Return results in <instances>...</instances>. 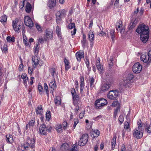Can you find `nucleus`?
I'll use <instances>...</instances> for the list:
<instances>
[{
    "instance_id": "obj_27",
    "label": "nucleus",
    "mask_w": 151,
    "mask_h": 151,
    "mask_svg": "<svg viewBox=\"0 0 151 151\" xmlns=\"http://www.w3.org/2000/svg\"><path fill=\"white\" fill-rule=\"evenodd\" d=\"M56 3V1H49L47 4L50 8L52 9L55 6Z\"/></svg>"
},
{
    "instance_id": "obj_29",
    "label": "nucleus",
    "mask_w": 151,
    "mask_h": 151,
    "mask_svg": "<svg viewBox=\"0 0 151 151\" xmlns=\"http://www.w3.org/2000/svg\"><path fill=\"white\" fill-rule=\"evenodd\" d=\"M98 100H99V103H100L101 106H103L106 105L107 104V100L101 98Z\"/></svg>"
},
{
    "instance_id": "obj_31",
    "label": "nucleus",
    "mask_w": 151,
    "mask_h": 151,
    "mask_svg": "<svg viewBox=\"0 0 151 151\" xmlns=\"http://www.w3.org/2000/svg\"><path fill=\"white\" fill-rule=\"evenodd\" d=\"M99 100H97L95 102V108L96 109H101L103 106H101V104L100 103H99Z\"/></svg>"
},
{
    "instance_id": "obj_64",
    "label": "nucleus",
    "mask_w": 151,
    "mask_h": 151,
    "mask_svg": "<svg viewBox=\"0 0 151 151\" xmlns=\"http://www.w3.org/2000/svg\"><path fill=\"white\" fill-rule=\"evenodd\" d=\"M99 35L101 36H103L106 35V33L103 31H101L99 33Z\"/></svg>"
},
{
    "instance_id": "obj_51",
    "label": "nucleus",
    "mask_w": 151,
    "mask_h": 151,
    "mask_svg": "<svg viewBox=\"0 0 151 151\" xmlns=\"http://www.w3.org/2000/svg\"><path fill=\"white\" fill-rule=\"evenodd\" d=\"M56 130L59 132H60L62 131V127L61 125H58L56 128Z\"/></svg>"
},
{
    "instance_id": "obj_19",
    "label": "nucleus",
    "mask_w": 151,
    "mask_h": 151,
    "mask_svg": "<svg viewBox=\"0 0 151 151\" xmlns=\"http://www.w3.org/2000/svg\"><path fill=\"white\" fill-rule=\"evenodd\" d=\"M149 34L140 35V39L142 42L144 43H146L148 41Z\"/></svg>"
},
{
    "instance_id": "obj_22",
    "label": "nucleus",
    "mask_w": 151,
    "mask_h": 151,
    "mask_svg": "<svg viewBox=\"0 0 151 151\" xmlns=\"http://www.w3.org/2000/svg\"><path fill=\"white\" fill-rule=\"evenodd\" d=\"M94 32L93 31L91 30L88 33V38L89 39L90 41L91 42H92L94 40Z\"/></svg>"
},
{
    "instance_id": "obj_21",
    "label": "nucleus",
    "mask_w": 151,
    "mask_h": 151,
    "mask_svg": "<svg viewBox=\"0 0 151 151\" xmlns=\"http://www.w3.org/2000/svg\"><path fill=\"white\" fill-rule=\"evenodd\" d=\"M35 118H32V120L30 121L28 124L26 125V129H28L29 128H30L31 127H33L35 125Z\"/></svg>"
},
{
    "instance_id": "obj_63",
    "label": "nucleus",
    "mask_w": 151,
    "mask_h": 151,
    "mask_svg": "<svg viewBox=\"0 0 151 151\" xmlns=\"http://www.w3.org/2000/svg\"><path fill=\"white\" fill-rule=\"evenodd\" d=\"M86 40H82V44L84 47L86 45Z\"/></svg>"
},
{
    "instance_id": "obj_30",
    "label": "nucleus",
    "mask_w": 151,
    "mask_h": 151,
    "mask_svg": "<svg viewBox=\"0 0 151 151\" xmlns=\"http://www.w3.org/2000/svg\"><path fill=\"white\" fill-rule=\"evenodd\" d=\"M116 136H114L111 142L112 150H113L115 148L116 143Z\"/></svg>"
},
{
    "instance_id": "obj_15",
    "label": "nucleus",
    "mask_w": 151,
    "mask_h": 151,
    "mask_svg": "<svg viewBox=\"0 0 151 151\" xmlns=\"http://www.w3.org/2000/svg\"><path fill=\"white\" fill-rule=\"evenodd\" d=\"M49 86L50 87V91L52 95L54 96L53 92L54 90L56 87L55 81H53L50 82Z\"/></svg>"
},
{
    "instance_id": "obj_7",
    "label": "nucleus",
    "mask_w": 151,
    "mask_h": 151,
    "mask_svg": "<svg viewBox=\"0 0 151 151\" xmlns=\"http://www.w3.org/2000/svg\"><path fill=\"white\" fill-rule=\"evenodd\" d=\"M88 138V134H83L80 138L78 142V144L80 146H84L87 143Z\"/></svg>"
},
{
    "instance_id": "obj_2",
    "label": "nucleus",
    "mask_w": 151,
    "mask_h": 151,
    "mask_svg": "<svg viewBox=\"0 0 151 151\" xmlns=\"http://www.w3.org/2000/svg\"><path fill=\"white\" fill-rule=\"evenodd\" d=\"M24 148L26 150L30 147L33 150L35 148V140L33 139H31L29 136L27 137L26 142L23 144Z\"/></svg>"
},
{
    "instance_id": "obj_16",
    "label": "nucleus",
    "mask_w": 151,
    "mask_h": 151,
    "mask_svg": "<svg viewBox=\"0 0 151 151\" xmlns=\"http://www.w3.org/2000/svg\"><path fill=\"white\" fill-rule=\"evenodd\" d=\"M110 36L112 41L113 42H114L115 41V29H111L110 30V32L108 33L107 35V37L109 38V36Z\"/></svg>"
},
{
    "instance_id": "obj_20",
    "label": "nucleus",
    "mask_w": 151,
    "mask_h": 151,
    "mask_svg": "<svg viewBox=\"0 0 151 151\" xmlns=\"http://www.w3.org/2000/svg\"><path fill=\"white\" fill-rule=\"evenodd\" d=\"M84 52H78L76 54V58L77 60L80 61L82 58H83L84 56Z\"/></svg>"
},
{
    "instance_id": "obj_58",
    "label": "nucleus",
    "mask_w": 151,
    "mask_h": 151,
    "mask_svg": "<svg viewBox=\"0 0 151 151\" xmlns=\"http://www.w3.org/2000/svg\"><path fill=\"white\" fill-rule=\"evenodd\" d=\"M21 77L23 79H24L25 78H27V79H28V77H27V74L25 73L23 74L21 76Z\"/></svg>"
},
{
    "instance_id": "obj_17",
    "label": "nucleus",
    "mask_w": 151,
    "mask_h": 151,
    "mask_svg": "<svg viewBox=\"0 0 151 151\" xmlns=\"http://www.w3.org/2000/svg\"><path fill=\"white\" fill-rule=\"evenodd\" d=\"M131 81H129L126 78L121 81L120 85L122 86H124L125 87H129L131 85Z\"/></svg>"
},
{
    "instance_id": "obj_55",
    "label": "nucleus",
    "mask_w": 151,
    "mask_h": 151,
    "mask_svg": "<svg viewBox=\"0 0 151 151\" xmlns=\"http://www.w3.org/2000/svg\"><path fill=\"white\" fill-rule=\"evenodd\" d=\"M85 111H84L82 113H81L79 114V117L81 119H82L83 118V117L85 114Z\"/></svg>"
},
{
    "instance_id": "obj_8",
    "label": "nucleus",
    "mask_w": 151,
    "mask_h": 151,
    "mask_svg": "<svg viewBox=\"0 0 151 151\" xmlns=\"http://www.w3.org/2000/svg\"><path fill=\"white\" fill-rule=\"evenodd\" d=\"M66 13V11L65 9L61 10L58 11L56 14V21L57 23L59 22V21L61 19L62 17L65 16Z\"/></svg>"
},
{
    "instance_id": "obj_26",
    "label": "nucleus",
    "mask_w": 151,
    "mask_h": 151,
    "mask_svg": "<svg viewBox=\"0 0 151 151\" xmlns=\"http://www.w3.org/2000/svg\"><path fill=\"white\" fill-rule=\"evenodd\" d=\"M96 66L97 69L100 71H101L103 68V66L100 64V60L98 59L96 60Z\"/></svg>"
},
{
    "instance_id": "obj_37",
    "label": "nucleus",
    "mask_w": 151,
    "mask_h": 151,
    "mask_svg": "<svg viewBox=\"0 0 151 151\" xmlns=\"http://www.w3.org/2000/svg\"><path fill=\"white\" fill-rule=\"evenodd\" d=\"M122 21H120L116 23V29L117 30H118V29H120V28L122 27Z\"/></svg>"
},
{
    "instance_id": "obj_45",
    "label": "nucleus",
    "mask_w": 151,
    "mask_h": 151,
    "mask_svg": "<svg viewBox=\"0 0 151 151\" xmlns=\"http://www.w3.org/2000/svg\"><path fill=\"white\" fill-rule=\"evenodd\" d=\"M51 115L50 111H47L46 114V117L47 120L48 121H49L50 118L51 117Z\"/></svg>"
},
{
    "instance_id": "obj_39",
    "label": "nucleus",
    "mask_w": 151,
    "mask_h": 151,
    "mask_svg": "<svg viewBox=\"0 0 151 151\" xmlns=\"http://www.w3.org/2000/svg\"><path fill=\"white\" fill-rule=\"evenodd\" d=\"M134 78V76L133 74L131 73H129L127 76L126 78L129 81L131 82Z\"/></svg>"
},
{
    "instance_id": "obj_13",
    "label": "nucleus",
    "mask_w": 151,
    "mask_h": 151,
    "mask_svg": "<svg viewBox=\"0 0 151 151\" xmlns=\"http://www.w3.org/2000/svg\"><path fill=\"white\" fill-rule=\"evenodd\" d=\"M138 23V19L135 18H132L128 27L129 30H131L134 28Z\"/></svg>"
},
{
    "instance_id": "obj_24",
    "label": "nucleus",
    "mask_w": 151,
    "mask_h": 151,
    "mask_svg": "<svg viewBox=\"0 0 151 151\" xmlns=\"http://www.w3.org/2000/svg\"><path fill=\"white\" fill-rule=\"evenodd\" d=\"M100 134L99 131L98 130H94L92 132L91 137L93 138L98 137Z\"/></svg>"
},
{
    "instance_id": "obj_57",
    "label": "nucleus",
    "mask_w": 151,
    "mask_h": 151,
    "mask_svg": "<svg viewBox=\"0 0 151 151\" xmlns=\"http://www.w3.org/2000/svg\"><path fill=\"white\" fill-rule=\"evenodd\" d=\"M60 32V29L58 26H57L56 27V32L59 35Z\"/></svg>"
},
{
    "instance_id": "obj_14",
    "label": "nucleus",
    "mask_w": 151,
    "mask_h": 151,
    "mask_svg": "<svg viewBox=\"0 0 151 151\" xmlns=\"http://www.w3.org/2000/svg\"><path fill=\"white\" fill-rule=\"evenodd\" d=\"M45 32L46 38L45 37L44 38V39L45 40H49L52 38L53 35V32L52 30L48 29L46 30Z\"/></svg>"
},
{
    "instance_id": "obj_61",
    "label": "nucleus",
    "mask_w": 151,
    "mask_h": 151,
    "mask_svg": "<svg viewBox=\"0 0 151 151\" xmlns=\"http://www.w3.org/2000/svg\"><path fill=\"white\" fill-rule=\"evenodd\" d=\"M93 20H91L90 23V24H89V28L90 29L92 27L93 24Z\"/></svg>"
},
{
    "instance_id": "obj_4",
    "label": "nucleus",
    "mask_w": 151,
    "mask_h": 151,
    "mask_svg": "<svg viewBox=\"0 0 151 151\" xmlns=\"http://www.w3.org/2000/svg\"><path fill=\"white\" fill-rule=\"evenodd\" d=\"M138 127L136 128L134 130L133 135L135 136L137 139L141 138L143 136V130L142 129L141 123L138 122L137 123Z\"/></svg>"
},
{
    "instance_id": "obj_1",
    "label": "nucleus",
    "mask_w": 151,
    "mask_h": 151,
    "mask_svg": "<svg viewBox=\"0 0 151 151\" xmlns=\"http://www.w3.org/2000/svg\"><path fill=\"white\" fill-rule=\"evenodd\" d=\"M136 30L138 33L140 35L149 34L148 26L143 24L139 25Z\"/></svg>"
},
{
    "instance_id": "obj_41",
    "label": "nucleus",
    "mask_w": 151,
    "mask_h": 151,
    "mask_svg": "<svg viewBox=\"0 0 151 151\" xmlns=\"http://www.w3.org/2000/svg\"><path fill=\"white\" fill-rule=\"evenodd\" d=\"M39 46L38 45V43L37 45H36V46H35L34 48V50L35 54L37 55L39 52Z\"/></svg>"
},
{
    "instance_id": "obj_62",
    "label": "nucleus",
    "mask_w": 151,
    "mask_h": 151,
    "mask_svg": "<svg viewBox=\"0 0 151 151\" xmlns=\"http://www.w3.org/2000/svg\"><path fill=\"white\" fill-rule=\"evenodd\" d=\"M64 62L65 65H69V62L68 60L67 59L65 58H64Z\"/></svg>"
},
{
    "instance_id": "obj_54",
    "label": "nucleus",
    "mask_w": 151,
    "mask_h": 151,
    "mask_svg": "<svg viewBox=\"0 0 151 151\" xmlns=\"http://www.w3.org/2000/svg\"><path fill=\"white\" fill-rule=\"evenodd\" d=\"M25 1H21L19 4V7L21 8H22L24 6V2Z\"/></svg>"
},
{
    "instance_id": "obj_53",
    "label": "nucleus",
    "mask_w": 151,
    "mask_h": 151,
    "mask_svg": "<svg viewBox=\"0 0 151 151\" xmlns=\"http://www.w3.org/2000/svg\"><path fill=\"white\" fill-rule=\"evenodd\" d=\"M7 47V45L5 44H4L2 48V50L4 51V52H5L7 51L8 49Z\"/></svg>"
},
{
    "instance_id": "obj_50",
    "label": "nucleus",
    "mask_w": 151,
    "mask_h": 151,
    "mask_svg": "<svg viewBox=\"0 0 151 151\" xmlns=\"http://www.w3.org/2000/svg\"><path fill=\"white\" fill-rule=\"evenodd\" d=\"M86 66L88 68V70H89V71L90 70L91 68H89V62L88 59V58L87 57H86Z\"/></svg>"
},
{
    "instance_id": "obj_32",
    "label": "nucleus",
    "mask_w": 151,
    "mask_h": 151,
    "mask_svg": "<svg viewBox=\"0 0 151 151\" xmlns=\"http://www.w3.org/2000/svg\"><path fill=\"white\" fill-rule=\"evenodd\" d=\"M32 9V6L29 3H27L26 6L25 11L27 13H29L30 12Z\"/></svg>"
},
{
    "instance_id": "obj_33",
    "label": "nucleus",
    "mask_w": 151,
    "mask_h": 151,
    "mask_svg": "<svg viewBox=\"0 0 151 151\" xmlns=\"http://www.w3.org/2000/svg\"><path fill=\"white\" fill-rule=\"evenodd\" d=\"M43 111L42 107L41 105L38 106L36 109V112L37 114L41 115Z\"/></svg>"
},
{
    "instance_id": "obj_36",
    "label": "nucleus",
    "mask_w": 151,
    "mask_h": 151,
    "mask_svg": "<svg viewBox=\"0 0 151 151\" xmlns=\"http://www.w3.org/2000/svg\"><path fill=\"white\" fill-rule=\"evenodd\" d=\"M7 41L9 42H13L15 41V38L13 36L11 37L10 36H8L6 38Z\"/></svg>"
},
{
    "instance_id": "obj_10",
    "label": "nucleus",
    "mask_w": 151,
    "mask_h": 151,
    "mask_svg": "<svg viewBox=\"0 0 151 151\" xmlns=\"http://www.w3.org/2000/svg\"><path fill=\"white\" fill-rule=\"evenodd\" d=\"M12 26L16 32H18V31L21 28V26L19 23V20L17 18L12 21Z\"/></svg>"
},
{
    "instance_id": "obj_44",
    "label": "nucleus",
    "mask_w": 151,
    "mask_h": 151,
    "mask_svg": "<svg viewBox=\"0 0 151 151\" xmlns=\"http://www.w3.org/2000/svg\"><path fill=\"white\" fill-rule=\"evenodd\" d=\"M7 18L6 16L5 15H4L0 18V21L1 22H6L7 20Z\"/></svg>"
},
{
    "instance_id": "obj_9",
    "label": "nucleus",
    "mask_w": 151,
    "mask_h": 151,
    "mask_svg": "<svg viewBox=\"0 0 151 151\" xmlns=\"http://www.w3.org/2000/svg\"><path fill=\"white\" fill-rule=\"evenodd\" d=\"M113 83V82L112 79H109L106 83L101 86V90L103 91H107L111 86Z\"/></svg>"
},
{
    "instance_id": "obj_43",
    "label": "nucleus",
    "mask_w": 151,
    "mask_h": 151,
    "mask_svg": "<svg viewBox=\"0 0 151 151\" xmlns=\"http://www.w3.org/2000/svg\"><path fill=\"white\" fill-rule=\"evenodd\" d=\"M38 89L39 91V94L41 95H42L43 93V89L42 86L41 85H38Z\"/></svg>"
},
{
    "instance_id": "obj_34",
    "label": "nucleus",
    "mask_w": 151,
    "mask_h": 151,
    "mask_svg": "<svg viewBox=\"0 0 151 151\" xmlns=\"http://www.w3.org/2000/svg\"><path fill=\"white\" fill-rule=\"evenodd\" d=\"M95 79L93 77L90 78V87L91 89L93 88L94 86Z\"/></svg>"
},
{
    "instance_id": "obj_11",
    "label": "nucleus",
    "mask_w": 151,
    "mask_h": 151,
    "mask_svg": "<svg viewBox=\"0 0 151 151\" xmlns=\"http://www.w3.org/2000/svg\"><path fill=\"white\" fill-rule=\"evenodd\" d=\"M24 21L25 24L29 28H31L33 26V22L29 16H27L24 17Z\"/></svg>"
},
{
    "instance_id": "obj_25",
    "label": "nucleus",
    "mask_w": 151,
    "mask_h": 151,
    "mask_svg": "<svg viewBox=\"0 0 151 151\" xmlns=\"http://www.w3.org/2000/svg\"><path fill=\"white\" fill-rule=\"evenodd\" d=\"M69 145L67 143L63 144L61 146V149L63 151H66L69 150Z\"/></svg>"
},
{
    "instance_id": "obj_48",
    "label": "nucleus",
    "mask_w": 151,
    "mask_h": 151,
    "mask_svg": "<svg viewBox=\"0 0 151 151\" xmlns=\"http://www.w3.org/2000/svg\"><path fill=\"white\" fill-rule=\"evenodd\" d=\"M73 99L74 101H78L79 100L78 95L77 94H75L72 95Z\"/></svg>"
},
{
    "instance_id": "obj_28",
    "label": "nucleus",
    "mask_w": 151,
    "mask_h": 151,
    "mask_svg": "<svg viewBox=\"0 0 151 151\" xmlns=\"http://www.w3.org/2000/svg\"><path fill=\"white\" fill-rule=\"evenodd\" d=\"M6 141L7 143H11L13 141V138L12 135H6Z\"/></svg>"
},
{
    "instance_id": "obj_59",
    "label": "nucleus",
    "mask_w": 151,
    "mask_h": 151,
    "mask_svg": "<svg viewBox=\"0 0 151 151\" xmlns=\"http://www.w3.org/2000/svg\"><path fill=\"white\" fill-rule=\"evenodd\" d=\"M36 27L37 29L39 31H41L42 30V29L40 26L38 24H36Z\"/></svg>"
},
{
    "instance_id": "obj_38",
    "label": "nucleus",
    "mask_w": 151,
    "mask_h": 151,
    "mask_svg": "<svg viewBox=\"0 0 151 151\" xmlns=\"http://www.w3.org/2000/svg\"><path fill=\"white\" fill-rule=\"evenodd\" d=\"M60 98L59 96H56L55 99V104L57 105H58L60 104Z\"/></svg>"
},
{
    "instance_id": "obj_35",
    "label": "nucleus",
    "mask_w": 151,
    "mask_h": 151,
    "mask_svg": "<svg viewBox=\"0 0 151 151\" xmlns=\"http://www.w3.org/2000/svg\"><path fill=\"white\" fill-rule=\"evenodd\" d=\"M44 88L45 90V91L46 92V94L47 95V97L49 98V91L48 89V87L47 84L45 83L44 84Z\"/></svg>"
},
{
    "instance_id": "obj_3",
    "label": "nucleus",
    "mask_w": 151,
    "mask_h": 151,
    "mask_svg": "<svg viewBox=\"0 0 151 151\" xmlns=\"http://www.w3.org/2000/svg\"><path fill=\"white\" fill-rule=\"evenodd\" d=\"M140 59L142 61L147 64H150L151 62V50H149L148 52L142 53Z\"/></svg>"
},
{
    "instance_id": "obj_23",
    "label": "nucleus",
    "mask_w": 151,
    "mask_h": 151,
    "mask_svg": "<svg viewBox=\"0 0 151 151\" xmlns=\"http://www.w3.org/2000/svg\"><path fill=\"white\" fill-rule=\"evenodd\" d=\"M40 59H38L37 56H35L34 58H32V61L34 63V65H35V68L39 64Z\"/></svg>"
},
{
    "instance_id": "obj_40",
    "label": "nucleus",
    "mask_w": 151,
    "mask_h": 151,
    "mask_svg": "<svg viewBox=\"0 0 151 151\" xmlns=\"http://www.w3.org/2000/svg\"><path fill=\"white\" fill-rule=\"evenodd\" d=\"M124 127L125 129L130 130L129 124L127 122H125L124 123Z\"/></svg>"
},
{
    "instance_id": "obj_18",
    "label": "nucleus",
    "mask_w": 151,
    "mask_h": 151,
    "mask_svg": "<svg viewBox=\"0 0 151 151\" xmlns=\"http://www.w3.org/2000/svg\"><path fill=\"white\" fill-rule=\"evenodd\" d=\"M68 27L70 29H72L73 28V33L72 31H71V32L72 35H74L75 34L76 32V28L75 23L70 22V24H68Z\"/></svg>"
},
{
    "instance_id": "obj_5",
    "label": "nucleus",
    "mask_w": 151,
    "mask_h": 151,
    "mask_svg": "<svg viewBox=\"0 0 151 151\" xmlns=\"http://www.w3.org/2000/svg\"><path fill=\"white\" fill-rule=\"evenodd\" d=\"M51 129L52 128L51 127L48 128L45 124H42L40 126L39 132L41 134L46 135L47 134V132H50Z\"/></svg>"
},
{
    "instance_id": "obj_49",
    "label": "nucleus",
    "mask_w": 151,
    "mask_h": 151,
    "mask_svg": "<svg viewBox=\"0 0 151 151\" xmlns=\"http://www.w3.org/2000/svg\"><path fill=\"white\" fill-rule=\"evenodd\" d=\"M50 72L53 77H54L55 75V73L56 70L55 68H51L50 69Z\"/></svg>"
},
{
    "instance_id": "obj_46",
    "label": "nucleus",
    "mask_w": 151,
    "mask_h": 151,
    "mask_svg": "<svg viewBox=\"0 0 151 151\" xmlns=\"http://www.w3.org/2000/svg\"><path fill=\"white\" fill-rule=\"evenodd\" d=\"M80 87H84V78L82 76H81Z\"/></svg>"
},
{
    "instance_id": "obj_47",
    "label": "nucleus",
    "mask_w": 151,
    "mask_h": 151,
    "mask_svg": "<svg viewBox=\"0 0 151 151\" xmlns=\"http://www.w3.org/2000/svg\"><path fill=\"white\" fill-rule=\"evenodd\" d=\"M124 117L122 115H120L119 118V121L120 122V124H121L124 121Z\"/></svg>"
},
{
    "instance_id": "obj_42",
    "label": "nucleus",
    "mask_w": 151,
    "mask_h": 151,
    "mask_svg": "<svg viewBox=\"0 0 151 151\" xmlns=\"http://www.w3.org/2000/svg\"><path fill=\"white\" fill-rule=\"evenodd\" d=\"M78 146L77 145H73L72 146V148H69V150L70 151H78V148H77Z\"/></svg>"
},
{
    "instance_id": "obj_56",
    "label": "nucleus",
    "mask_w": 151,
    "mask_h": 151,
    "mask_svg": "<svg viewBox=\"0 0 151 151\" xmlns=\"http://www.w3.org/2000/svg\"><path fill=\"white\" fill-rule=\"evenodd\" d=\"M33 69L30 67H28V72L29 74H31L32 73Z\"/></svg>"
},
{
    "instance_id": "obj_52",
    "label": "nucleus",
    "mask_w": 151,
    "mask_h": 151,
    "mask_svg": "<svg viewBox=\"0 0 151 151\" xmlns=\"http://www.w3.org/2000/svg\"><path fill=\"white\" fill-rule=\"evenodd\" d=\"M145 130L147 131V133H151V123L150 124L149 127L146 128Z\"/></svg>"
},
{
    "instance_id": "obj_60",
    "label": "nucleus",
    "mask_w": 151,
    "mask_h": 151,
    "mask_svg": "<svg viewBox=\"0 0 151 151\" xmlns=\"http://www.w3.org/2000/svg\"><path fill=\"white\" fill-rule=\"evenodd\" d=\"M126 147L124 145H122L121 148V151H126Z\"/></svg>"
},
{
    "instance_id": "obj_6",
    "label": "nucleus",
    "mask_w": 151,
    "mask_h": 151,
    "mask_svg": "<svg viewBox=\"0 0 151 151\" xmlns=\"http://www.w3.org/2000/svg\"><path fill=\"white\" fill-rule=\"evenodd\" d=\"M119 93L117 90H112L110 91L107 94V97L111 100H116L118 96Z\"/></svg>"
},
{
    "instance_id": "obj_12",
    "label": "nucleus",
    "mask_w": 151,
    "mask_h": 151,
    "mask_svg": "<svg viewBox=\"0 0 151 151\" xmlns=\"http://www.w3.org/2000/svg\"><path fill=\"white\" fill-rule=\"evenodd\" d=\"M141 65L139 62L135 63L133 66L132 70L134 73H140L142 69Z\"/></svg>"
}]
</instances>
